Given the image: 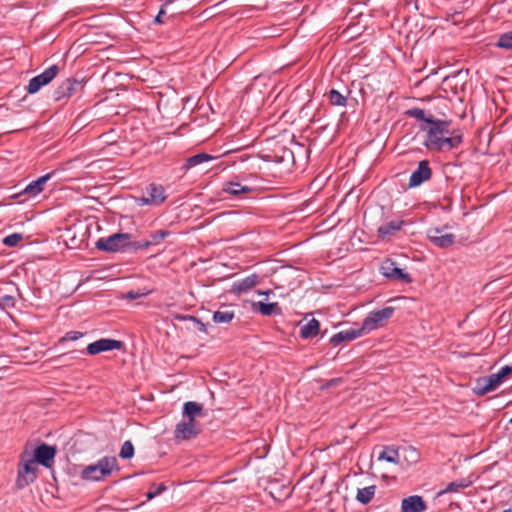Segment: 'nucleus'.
I'll use <instances>...</instances> for the list:
<instances>
[{"label": "nucleus", "instance_id": "nucleus-13", "mask_svg": "<svg viewBox=\"0 0 512 512\" xmlns=\"http://www.w3.org/2000/svg\"><path fill=\"white\" fill-rule=\"evenodd\" d=\"M427 237L436 247L445 249L452 246L455 242V235L452 233L443 234V229L434 227L427 231Z\"/></svg>", "mask_w": 512, "mask_h": 512}, {"label": "nucleus", "instance_id": "nucleus-35", "mask_svg": "<svg viewBox=\"0 0 512 512\" xmlns=\"http://www.w3.org/2000/svg\"><path fill=\"white\" fill-rule=\"evenodd\" d=\"M497 46L500 48L512 50V31L500 35Z\"/></svg>", "mask_w": 512, "mask_h": 512}, {"label": "nucleus", "instance_id": "nucleus-12", "mask_svg": "<svg viewBox=\"0 0 512 512\" xmlns=\"http://www.w3.org/2000/svg\"><path fill=\"white\" fill-rule=\"evenodd\" d=\"M56 453L57 449L55 446L42 443L35 448L33 458L38 464L46 468H51L54 463Z\"/></svg>", "mask_w": 512, "mask_h": 512}, {"label": "nucleus", "instance_id": "nucleus-10", "mask_svg": "<svg viewBox=\"0 0 512 512\" xmlns=\"http://www.w3.org/2000/svg\"><path fill=\"white\" fill-rule=\"evenodd\" d=\"M380 273L388 279L400 280L404 283H411L412 278L408 273L396 266V262L391 259H385L380 265Z\"/></svg>", "mask_w": 512, "mask_h": 512}, {"label": "nucleus", "instance_id": "nucleus-29", "mask_svg": "<svg viewBox=\"0 0 512 512\" xmlns=\"http://www.w3.org/2000/svg\"><path fill=\"white\" fill-rule=\"evenodd\" d=\"M378 460H385L389 463L397 464L399 462L398 450L392 447H386L378 456Z\"/></svg>", "mask_w": 512, "mask_h": 512}, {"label": "nucleus", "instance_id": "nucleus-2", "mask_svg": "<svg viewBox=\"0 0 512 512\" xmlns=\"http://www.w3.org/2000/svg\"><path fill=\"white\" fill-rule=\"evenodd\" d=\"M114 468L118 469L117 459L103 457L97 463L86 466L81 472V477L84 480L99 481L109 476Z\"/></svg>", "mask_w": 512, "mask_h": 512}, {"label": "nucleus", "instance_id": "nucleus-40", "mask_svg": "<svg viewBox=\"0 0 512 512\" xmlns=\"http://www.w3.org/2000/svg\"><path fill=\"white\" fill-rule=\"evenodd\" d=\"M82 336H83L82 332H79V331H69L59 341L60 342L75 341V340L80 339Z\"/></svg>", "mask_w": 512, "mask_h": 512}, {"label": "nucleus", "instance_id": "nucleus-6", "mask_svg": "<svg viewBox=\"0 0 512 512\" xmlns=\"http://www.w3.org/2000/svg\"><path fill=\"white\" fill-rule=\"evenodd\" d=\"M166 198L164 187L160 184L151 183L146 187L143 195L136 199V202L140 206H158L162 204Z\"/></svg>", "mask_w": 512, "mask_h": 512}, {"label": "nucleus", "instance_id": "nucleus-30", "mask_svg": "<svg viewBox=\"0 0 512 512\" xmlns=\"http://www.w3.org/2000/svg\"><path fill=\"white\" fill-rule=\"evenodd\" d=\"M235 317V313L230 310L216 311L213 314V321L218 324L230 323Z\"/></svg>", "mask_w": 512, "mask_h": 512}, {"label": "nucleus", "instance_id": "nucleus-25", "mask_svg": "<svg viewBox=\"0 0 512 512\" xmlns=\"http://www.w3.org/2000/svg\"><path fill=\"white\" fill-rule=\"evenodd\" d=\"M470 485H471V481H469L467 479H460V480L450 482L449 484H447V486L444 489H442L438 492V496H442V495L448 494V493H458L461 490L469 487Z\"/></svg>", "mask_w": 512, "mask_h": 512}, {"label": "nucleus", "instance_id": "nucleus-23", "mask_svg": "<svg viewBox=\"0 0 512 512\" xmlns=\"http://www.w3.org/2000/svg\"><path fill=\"white\" fill-rule=\"evenodd\" d=\"M320 329V322L312 318L306 324L300 327V337L303 339H309L318 335Z\"/></svg>", "mask_w": 512, "mask_h": 512}, {"label": "nucleus", "instance_id": "nucleus-45", "mask_svg": "<svg viewBox=\"0 0 512 512\" xmlns=\"http://www.w3.org/2000/svg\"><path fill=\"white\" fill-rule=\"evenodd\" d=\"M340 382H341V379H340V378H334V379L329 380V381L327 382L326 386H327L328 388H330V387H334V386H336V385H337L338 383H340Z\"/></svg>", "mask_w": 512, "mask_h": 512}, {"label": "nucleus", "instance_id": "nucleus-37", "mask_svg": "<svg viewBox=\"0 0 512 512\" xmlns=\"http://www.w3.org/2000/svg\"><path fill=\"white\" fill-rule=\"evenodd\" d=\"M23 239V235L20 233H13L10 235H7L3 239V244L8 247H14L16 246L21 240Z\"/></svg>", "mask_w": 512, "mask_h": 512}, {"label": "nucleus", "instance_id": "nucleus-27", "mask_svg": "<svg viewBox=\"0 0 512 512\" xmlns=\"http://www.w3.org/2000/svg\"><path fill=\"white\" fill-rule=\"evenodd\" d=\"M256 306L258 308V311L264 316H271L273 314L281 312L278 303H264L259 301L257 303H254V307Z\"/></svg>", "mask_w": 512, "mask_h": 512}, {"label": "nucleus", "instance_id": "nucleus-33", "mask_svg": "<svg viewBox=\"0 0 512 512\" xmlns=\"http://www.w3.org/2000/svg\"><path fill=\"white\" fill-rule=\"evenodd\" d=\"M134 455V446L130 440L125 441L119 452L122 459H130Z\"/></svg>", "mask_w": 512, "mask_h": 512}, {"label": "nucleus", "instance_id": "nucleus-16", "mask_svg": "<svg viewBox=\"0 0 512 512\" xmlns=\"http://www.w3.org/2000/svg\"><path fill=\"white\" fill-rule=\"evenodd\" d=\"M426 509V502L418 495L406 497L401 503V512H424Z\"/></svg>", "mask_w": 512, "mask_h": 512}, {"label": "nucleus", "instance_id": "nucleus-8", "mask_svg": "<svg viewBox=\"0 0 512 512\" xmlns=\"http://www.w3.org/2000/svg\"><path fill=\"white\" fill-rule=\"evenodd\" d=\"M59 73L58 65H51L41 74L30 79L26 90L29 94L37 93L43 86L49 84Z\"/></svg>", "mask_w": 512, "mask_h": 512}, {"label": "nucleus", "instance_id": "nucleus-17", "mask_svg": "<svg viewBox=\"0 0 512 512\" xmlns=\"http://www.w3.org/2000/svg\"><path fill=\"white\" fill-rule=\"evenodd\" d=\"M259 283V276L257 274H251L245 278L237 280L232 285V292L236 294L245 293L251 290Z\"/></svg>", "mask_w": 512, "mask_h": 512}, {"label": "nucleus", "instance_id": "nucleus-19", "mask_svg": "<svg viewBox=\"0 0 512 512\" xmlns=\"http://www.w3.org/2000/svg\"><path fill=\"white\" fill-rule=\"evenodd\" d=\"M203 416V405L194 401L185 402L183 405V418L195 421L197 417Z\"/></svg>", "mask_w": 512, "mask_h": 512}, {"label": "nucleus", "instance_id": "nucleus-31", "mask_svg": "<svg viewBox=\"0 0 512 512\" xmlns=\"http://www.w3.org/2000/svg\"><path fill=\"white\" fill-rule=\"evenodd\" d=\"M170 234L171 233L168 230H158V231L152 232L150 234V239L147 240L149 243V246L151 247L153 245H159Z\"/></svg>", "mask_w": 512, "mask_h": 512}, {"label": "nucleus", "instance_id": "nucleus-49", "mask_svg": "<svg viewBox=\"0 0 512 512\" xmlns=\"http://www.w3.org/2000/svg\"><path fill=\"white\" fill-rule=\"evenodd\" d=\"M510 423H512V418L510 419Z\"/></svg>", "mask_w": 512, "mask_h": 512}, {"label": "nucleus", "instance_id": "nucleus-4", "mask_svg": "<svg viewBox=\"0 0 512 512\" xmlns=\"http://www.w3.org/2000/svg\"><path fill=\"white\" fill-rule=\"evenodd\" d=\"M132 235L129 233H115L108 237L99 238L95 247L104 252L115 253L128 250Z\"/></svg>", "mask_w": 512, "mask_h": 512}, {"label": "nucleus", "instance_id": "nucleus-3", "mask_svg": "<svg viewBox=\"0 0 512 512\" xmlns=\"http://www.w3.org/2000/svg\"><path fill=\"white\" fill-rule=\"evenodd\" d=\"M511 373L512 367L505 365L497 373L478 378L475 383V387L473 388L474 393L478 396H484L487 393L494 391Z\"/></svg>", "mask_w": 512, "mask_h": 512}, {"label": "nucleus", "instance_id": "nucleus-24", "mask_svg": "<svg viewBox=\"0 0 512 512\" xmlns=\"http://www.w3.org/2000/svg\"><path fill=\"white\" fill-rule=\"evenodd\" d=\"M214 157L211 156L210 154L208 153H198V154H195V155H192L190 157H188L186 160H185V163L183 164L182 168L185 169V170H188L190 168H193L197 165H200L204 162H208V161H211L213 160Z\"/></svg>", "mask_w": 512, "mask_h": 512}, {"label": "nucleus", "instance_id": "nucleus-39", "mask_svg": "<svg viewBox=\"0 0 512 512\" xmlns=\"http://www.w3.org/2000/svg\"><path fill=\"white\" fill-rule=\"evenodd\" d=\"M150 246H149V243L148 241H132L130 239V244H129V248L128 250H132V251H137V250H140V249H148Z\"/></svg>", "mask_w": 512, "mask_h": 512}, {"label": "nucleus", "instance_id": "nucleus-26", "mask_svg": "<svg viewBox=\"0 0 512 512\" xmlns=\"http://www.w3.org/2000/svg\"><path fill=\"white\" fill-rule=\"evenodd\" d=\"M376 485L359 488L356 494V500L361 504H368L374 497Z\"/></svg>", "mask_w": 512, "mask_h": 512}, {"label": "nucleus", "instance_id": "nucleus-1", "mask_svg": "<svg viewBox=\"0 0 512 512\" xmlns=\"http://www.w3.org/2000/svg\"><path fill=\"white\" fill-rule=\"evenodd\" d=\"M428 127H422L421 130L426 132L424 146L430 151H436L442 138L449 135L450 122L440 119H429Z\"/></svg>", "mask_w": 512, "mask_h": 512}, {"label": "nucleus", "instance_id": "nucleus-7", "mask_svg": "<svg viewBox=\"0 0 512 512\" xmlns=\"http://www.w3.org/2000/svg\"><path fill=\"white\" fill-rule=\"evenodd\" d=\"M37 464L34 458L22 461L19 465L16 481L18 488H24L35 481L37 478Z\"/></svg>", "mask_w": 512, "mask_h": 512}, {"label": "nucleus", "instance_id": "nucleus-43", "mask_svg": "<svg viewBox=\"0 0 512 512\" xmlns=\"http://www.w3.org/2000/svg\"><path fill=\"white\" fill-rule=\"evenodd\" d=\"M345 339H344V335L343 333L340 331L336 334H334L331 338H330V343L333 345V346H338L339 344H341L342 342H344Z\"/></svg>", "mask_w": 512, "mask_h": 512}, {"label": "nucleus", "instance_id": "nucleus-5", "mask_svg": "<svg viewBox=\"0 0 512 512\" xmlns=\"http://www.w3.org/2000/svg\"><path fill=\"white\" fill-rule=\"evenodd\" d=\"M394 307L387 306L379 310L371 311L363 320L362 327L365 332H370L384 325L394 314Z\"/></svg>", "mask_w": 512, "mask_h": 512}, {"label": "nucleus", "instance_id": "nucleus-44", "mask_svg": "<svg viewBox=\"0 0 512 512\" xmlns=\"http://www.w3.org/2000/svg\"><path fill=\"white\" fill-rule=\"evenodd\" d=\"M165 10L164 8H161L160 11L158 12V14L156 15V17L154 18V23L156 24H161L163 23V20H162V16L165 15Z\"/></svg>", "mask_w": 512, "mask_h": 512}, {"label": "nucleus", "instance_id": "nucleus-42", "mask_svg": "<svg viewBox=\"0 0 512 512\" xmlns=\"http://www.w3.org/2000/svg\"><path fill=\"white\" fill-rule=\"evenodd\" d=\"M280 162H284V161H294V154L293 152L290 150V149H286V148H283V154L281 155V157L279 158Z\"/></svg>", "mask_w": 512, "mask_h": 512}, {"label": "nucleus", "instance_id": "nucleus-41", "mask_svg": "<svg viewBox=\"0 0 512 512\" xmlns=\"http://www.w3.org/2000/svg\"><path fill=\"white\" fill-rule=\"evenodd\" d=\"M0 305L2 307H13L15 305V299L13 296L4 295L0 298Z\"/></svg>", "mask_w": 512, "mask_h": 512}, {"label": "nucleus", "instance_id": "nucleus-20", "mask_svg": "<svg viewBox=\"0 0 512 512\" xmlns=\"http://www.w3.org/2000/svg\"><path fill=\"white\" fill-rule=\"evenodd\" d=\"M462 141L463 137L461 134L453 135L450 133L449 135H445L444 138H442L436 151H450L457 148L462 143Z\"/></svg>", "mask_w": 512, "mask_h": 512}, {"label": "nucleus", "instance_id": "nucleus-38", "mask_svg": "<svg viewBox=\"0 0 512 512\" xmlns=\"http://www.w3.org/2000/svg\"><path fill=\"white\" fill-rule=\"evenodd\" d=\"M83 354H85L84 350H73V351H71L69 353L61 354V355L55 357L54 360H61V359H64L66 361L74 360V359L79 358V356L83 355Z\"/></svg>", "mask_w": 512, "mask_h": 512}, {"label": "nucleus", "instance_id": "nucleus-9", "mask_svg": "<svg viewBox=\"0 0 512 512\" xmlns=\"http://www.w3.org/2000/svg\"><path fill=\"white\" fill-rule=\"evenodd\" d=\"M201 433V425L196 421L184 419L180 421L174 431V437L177 441L191 440Z\"/></svg>", "mask_w": 512, "mask_h": 512}, {"label": "nucleus", "instance_id": "nucleus-21", "mask_svg": "<svg viewBox=\"0 0 512 512\" xmlns=\"http://www.w3.org/2000/svg\"><path fill=\"white\" fill-rule=\"evenodd\" d=\"M222 190L223 192L228 193L232 196L239 197L242 194H248L252 192L253 188L247 185H242L239 182L228 181L224 183Z\"/></svg>", "mask_w": 512, "mask_h": 512}, {"label": "nucleus", "instance_id": "nucleus-22", "mask_svg": "<svg viewBox=\"0 0 512 512\" xmlns=\"http://www.w3.org/2000/svg\"><path fill=\"white\" fill-rule=\"evenodd\" d=\"M50 177H51V174L48 173V174L43 175V176L39 177L38 179L32 181L23 190V193L28 194L30 196L38 195L39 193H41L43 191L44 185L50 179Z\"/></svg>", "mask_w": 512, "mask_h": 512}, {"label": "nucleus", "instance_id": "nucleus-28", "mask_svg": "<svg viewBox=\"0 0 512 512\" xmlns=\"http://www.w3.org/2000/svg\"><path fill=\"white\" fill-rule=\"evenodd\" d=\"M327 97H328L330 104L333 106L345 107L347 105V97L344 96L343 94H341L336 89H331L327 93Z\"/></svg>", "mask_w": 512, "mask_h": 512}, {"label": "nucleus", "instance_id": "nucleus-32", "mask_svg": "<svg viewBox=\"0 0 512 512\" xmlns=\"http://www.w3.org/2000/svg\"><path fill=\"white\" fill-rule=\"evenodd\" d=\"M406 114L410 117H413L419 121H424L428 124L429 119H435L432 115L426 116V113L423 109L415 107L409 109Z\"/></svg>", "mask_w": 512, "mask_h": 512}, {"label": "nucleus", "instance_id": "nucleus-18", "mask_svg": "<svg viewBox=\"0 0 512 512\" xmlns=\"http://www.w3.org/2000/svg\"><path fill=\"white\" fill-rule=\"evenodd\" d=\"M403 224L404 221L402 220H393L382 224L377 229L378 238L381 240H385L386 238L394 235L397 231L402 229Z\"/></svg>", "mask_w": 512, "mask_h": 512}, {"label": "nucleus", "instance_id": "nucleus-46", "mask_svg": "<svg viewBox=\"0 0 512 512\" xmlns=\"http://www.w3.org/2000/svg\"><path fill=\"white\" fill-rule=\"evenodd\" d=\"M141 296V294L137 293V292H134V291H129L127 294H126V297L129 298V299H137Z\"/></svg>", "mask_w": 512, "mask_h": 512}, {"label": "nucleus", "instance_id": "nucleus-47", "mask_svg": "<svg viewBox=\"0 0 512 512\" xmlns=\"http://www.w3.org/2000/svg\"><path fill=\"white\" fill-rule=\"evenodd\" d=\"M270 293H272L271 290H267V291H258V294L259 295H265V296H268Z\"/></svg>", "mask_w": 512, "mask_h": 512}, {"label": "nucleus", "instance_id": "nucleus-14", "mask_svg": "<svg viewBox=\"0 0 512 512\" xmlns=\"http://www.w3.org/2000/svg\"><path fill=\"white\" fill-rule=\"evenodd\" d=\"M432 177V169L427 160L419 162L417 169L411 174L409 178L408 187L415 188L430 180Z\"/></svg>", "mask_w": 512, "mask_h": 512}, {"label": "nucleus", "instance_id": "nucleus-15", "mask_svg": "<svg viewBox=\"0 0 512 512\" xmlns=\"http://www.w3.org/2000/svg\"><path fill=\"white\" fill-rule=\"evenodd\" d=\"M79 87H82V82L74 78L64 80L53 92L55 101H61L70 98L74 95Z\"/></svg>", "mask_w": 512, "mask_h": 512}, {"label": "nucleus", "instance_id": "nucleus-48", "mask_svg": "<svg viewBox=\"0 0 512 512\" xmlns=\"http://www.w3.org/2000/svg\"><path fill=\"white\" fill-rule=\"evenodd\" d=\"M503 512H512V508L506 509Z\"/></svg>", "mask_w": 512, "mask_h": 512}, {"label": "nucleus", "instance_id": "nucleus-34", "mask_svg": "<svg viewBox=\"0 0 512 512\" xmlns=\"http://www.w3.org/2000/svg\"><path fill=\"white\" fill-rule=\"evenodd\" d=\"M341 332L344 335L345 341H352V340L362 336L363 333L365 332V330L361 326L359 328H350L348 330H343Z\"/></svg>", "mask_w": 512, "mask_h": 512}, {"label": "nucleus", "instance_id": "nucleus-11", "mask_svg": "<svg viewBox=\"0 0 512 512\" xmlns=\"http://www.w3.org/2000/svg\"><path fill=\"white\" fill-rule=\"evenodd\" d=\"M123 347L124 343L120 340L101 338L93 343L88 344L86 353L89 355H96L101 352L121 350Z\"/></svg>", "mask_w": 512, "mask_h": 512}, {"label": "nucleus", "instance_id": "nucleus-36", "mask_svg": "<svg viewBox=\"0 0 512 512\" xmlns=\"http://www.w3.org/2000/svg\"><path fill=\"white\" fill-rule=\"evenodd\" d=\"M167 489L164 483H160L158 485L153 484L149 491L147 492L146 496L148 500L153 499L154 497L160 495L162 492H164Z\"/></svg>", "mask_w": 512, "mask_h": 512}]
</instances>
